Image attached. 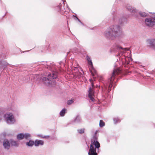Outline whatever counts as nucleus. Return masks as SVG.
Masks as SVG:
<instances>
[{"mask_svg":"<svg viewBox=\"0 0 155 155\" xmlns=\"http://www.w3.org/2000/svg\"><path fill=\"white\" fill-rule=\"evenodd\" d=\"M121 33L119 26L115 25L108 28L104 32V36L107 38L113 40L118 36Z\"/></svg>","mask_w":155,"mask_h":155,"instance_id":"1","label":"nucleus"},{"mask_svg":"<svg viewBox=\"0 0 155 155\" xmlns=\"http://www.w3.org/2000/svg\"><path fill=\"white\" fill-rule=\"evenodd\" d=\"M97 131H96L95 134L91 139V143L88 152L89 155H97L96 148L98 150L100 147V144L97 140L98 137L96 134Z\"/></svg>","mask_w":155,"mask_h":155,"instance_id":"2","label":"nucleus"},{"mask_svg":"<svg viewBox=\"0 0 155 155\" xmlns=\"http://www.w3.org/2000/svg\"><path fill=\"white\" fill-rule=\"evenodd\" d=\"M57 72H54L52 74H49L47 78L46 77H43L42 80L47 85L53 86L56 84L54 79L57 77Z\"/></svg>","mask_w":155,"mask_h":155,"instance_id":"3","label":"nucleus"},{"mask_svg":"<svg viewBox=\"0 0 155 155\" xmlns=\"http://www.w3.org/2000/svg\"><path fill=\"white\" fill-rule=\"evenodd\" d=\"M5 121L8 124H12L16 122V119L13 114L12 112L5 113L3 116Z\"/></svg>","mask_w":155,"mask_h":155,"instance_id":"4","label":"nucleus"},{"mask_svg":"<svg viewBox=\"0 0 155 155\" xmlns=\"http://www.w3.org/2000/svg\"><path fill=\"white\" fill-rule=\"evenodd\" d=\"M86 58L88 65L89 70L91 73L92 75L93 76H95V78H96V77L97 76V71L93 67L91 60L90 58L88 56H87Z\"/></svg>","mask_w":155,"mask_h":155,"instance_id":"5","label":"nucleus"},{"mask_svg":"<svg viewBox=\"0 0 155 155\" xmlns=\"http://www.w3.org/2000/svg\"><path fill=\"white\" fill-rule=\"evenodd\" d=\"M90 81L91 83L92 87H90L88 91V96L90 98V100L92 101H94L95 99L94 98V91L93 90V88L94 87V85L93 81L91 79L90 80Z\"/></svg>","mask_w":155,"mask_h":155,"instance_id":"6","label":"nucleus"},{"mask_svg":"<svg viewBox=\"0 0 155 155\" xmlns=\"http://www.w3.org/2000/svg\"><path fill=\"white\" fill-rule=\"evenodd\" d=\"M120 72V70L118 69H114V70L112 74V75L110 78V83L109 86V88H110L112 86V82L113 81L116 75L119 74Z\"/></svg>","mask_w":155,"mask_h":155,"instance_id":"7","label":"nucleus"},{"mask_svg":"<svg viewBox=\"0 0 155 155\" xmlns=\"http://www.w3.org/2000/svg\"><path fill=\"white\" fill-rule=\"evenodd\" d=\"M31 137V135L28 133H21L17 135V138L18 140H21L24 138L28 139Z\"/></svg>","mask_w":155,"mask_h":155,"instance_id":"8","label":"nucleus"},{"mask_svg":"<svg viewBox=\"0 0 155 155\" xmlns=\"http://www.w3.org/2000/svg\"><path fill=\"white\" fill-rule=\"evenodd\" d=\"M146 25L149 27H152L155 25V21L151 18H146L145 21Z\"/></svg>","mask_w":155,"mask_h":155,"instance_id":"9","label":"nucleus"},{"mask_svg":"<svg viewBox=\"0 0 155 155\" xmlns=\"http://www.w3.org/2000/svg\"><path fill=\"white\" fill-rule=\"evenodd\" d=\"M2 56H0V68H2L4 70L8 66H11V65L9 64L8 63L4 61H2Z\"/></svg>","mask_w":155,"mask_h":155,"instance_id":"10","label":"nucleus"},{"mask_svg":"<svg viewBox=\"0 0 155 155\" xmlns=\"http://www.w3.org/2000/svg\"><path fill=\"white\" fill-rule=\"evenodd\" d=\"M126 8L131 13L134 14L138 12L137 10L129 5H126Z\"/></svg>","mask_w":155,"mask_h":155,"instance_id":"11","label":"nucleus"},{"mask_svg":"<svg viewBox=\"0 0 155 155\" xmlns=\"http://www.w3.org/2000/svg\"><path fill=\"white\" fill-rule=\"evenodd\" d=\"M147 42L149 46L155 50V38L149 39Z\"/></svg>","mask_w":155,"mask_h":155,"instance_id":"12","label":"nucleus"},{"mask_svg":"<svg viewBox=\"0 0 155 155\" xmlns=\"http://www.w3.org/2000/svg\"><path fill=\"white\" fill-rule=\"evenodd\" d=\"M3 145L5 149H9L10 147V141H8L7 139H5L3 141Z\"/></svg>","mask_w":155,"mask_h":155,"instance_id":"13","label":"nucleus"},{"mask_svg":"<svg viewBox=\"0 0 155 155\" xmlns=\"http://www.w3.org/2000/svg\"><path fill=\"white\" fill-rule=\"evenodd\" d=\"M34 143V145L35 146H38L40 145H43L44 144V142L41 140H37L35 141Z\"/></svg>","mask_w":155,"mask_h":155,"instance_id":"14","label":"nucleus"},{"mask_svg":"<svg viewBox=\"0 0 155 155\" xmlns=\"http://www.w3.org/2000/svg\"><path fill=\"white\" fill-rule=\"evenodd\" d=\"M125 55L122 54L121 55L120 57V59L121 60L123 63L125 62V61H127V56H126V55H127V52L125 53Z\"/></svg>","mask_w":155,"mask_h":155,"instance_id":"15","label":"nucleus"},{"mask_svg":"<svg viewBox=\"0 0 155 155\" xmlns=\"http://www.w3.org/2000/svg\"><path fill=\"white\" fill-rule=\"evenodd\" d=\"M10 144L12 146L18 147V142L11 140H10Z\"/></svg>","mask_w":155,"mask_h":155,"instance_id":"16","label":"nucleus"},{"mask_svg":"<svg viewBox=\"0 0 155 155\" xmlns=\"http://www.w3.org/2000/svg\"><path fill=\"white\" fill-rule=\"evenodd\" d=\"M34 142L33 141L30 140L28 142H26V145L28 147H32L34 144Z\"/></svg>","mask_w":155,"mask_h":155,"instance_id":"17","label":"nucleus"},{"mask_svg":"<svg viewBox=\"0 0 155 155\" xmlns=\"http://www.w3.org/2000/svg\"><path fill=\"white\" fill-rule=\"evenodd\" d=\"M81 121V118L79 116H77L74 120V122L75 123H78Z\"/></svg>","mask_w":155,"mask_h":155,"instance_id":"18","label":"nucleus"},{"mask_svg":"<svg viewBox=\"0 0 155 155\" xmlns=\"http://www.w3.org/2000/svg\"><path fill=\"white\" fill-rule=\"evenodd\" d=\"M67 112V110L65 108L63 109L60 112V115L61 117H63Z\"/></svg>","mask_w":155,"mask_h":155,"instance_id":"19","label":"nucleus"},{"mask_svg":"<svg viewBox=\"0 0 155 155\" xmlns=\"http://www.w3.org/2000/svg\"><path fill=\"white\" fill-rule=\"evenodd\" d=\"M127 59H128V60L129 61H131L132 60V58L131 57V56L130 55L131 52L129 51L128 52H127Z\"/></svg>","mask_w":155,"mask_h":155,"instance_id":"20","label":"nucleus"},{"mask_svg":"<svg viewBox=\"0 0 155 155\" xmlns=\"http://www.w3.org/2000/svg\"><path fill=\"white\" fill-rule=\"evenodd\" d=\"M139 14L141 16L143 17H146L147 15V14L145 12H139Z\"/></svg>","mask_w":155,"mask_h":155,"instance_id":"21","label":"nucleus"},{"mask_svg":"<svg viewBox=\"0 0 155 155\" xmlns=\"http://www.w3.org/2000/svg\"><path fill=\"white\" fill-rule=\"evenodd\" d=\"M105 126V123L102 120H101L100 121L99 126L101 127H102Z\"/></svg>","mask_w":155,"mask_h":155,"instance_id":"22","label":"nucleus"},{"mask_svg":"<svg viewBox=\"0 0 155 155\" xmlns=\"http://www.w3.org/2000/svg\"><path fill=\"white\" fill-rule=\"evenodd\" d=\"M85 129L84 128H82L78 130V133L80 134H82L84 133Z\"/></svg>","mask_w":155,"mask_h":155,"instance_id":"23","label":"nucleus"},{"mask_svg":"<svg viewBox=\"0 0 155 155\" xmlns=\"http://www.w3.org/2000/svg\"><path fill=\"white\" fill-rule=\"evenodd\" d=\"M61 5H59L57 7L56 9L58 12H61L63 11L61 8Z\"/></svg>","mask_w":155,"mask_h":155,"instance_id":"24","label":"nucleus"},{"mask_svg":"<svg viewBox=\"0 0 155 155\" xmlns=\"http://www.w3.org/2000/svg\"><path fill=\"white\" fill-rule=\"evenodd\" d=\"M114 123L116 124L117 123L120 122V119L118 118H115L113 119Z\"/></svg>","mask_w":155,"mask_h":155,"instance_id":"25","label":"nucleus"},{"mask_svg":"<svg viewBox=\"0 0 155 155\" xmlns=\"http://www.w3.org/2000/svg\"><path fill=\"white\" fill-rule=\"evenodd\" d=\"M74 101V99H72L68 101L67 102V104L68 105H70L72 104Z\"/></svg>","mask_w":155,"mask_h":155,"instance_id":"26","label":"nucleus"},{"mask_svg":"<svg viewBox=\"0 0 155 155\" xmlns=\"http://www.w3.org/2000/svg\"><path fill=\"white\" fill-rule=\"evenodd\" d=\"M3 118L2 113V112L1 109L0 108V121H1Z\"/></svg>","mask_w":155,"mask_h":155,"instance_id":"27","label":"nucleus"},{"mask_svg":"<svg viewBox=\"0 0 155 155\" xmlns=\"http://www.w3.org/2000/svg\"><path fill=\"white\" fill-rule=\"evenodd\" d=\"M78 65H77L76 67H74V68H75L77 70V68H78Z\"/></svg>","mask_w":155,"mask_h":155,"instance_id":"28","label":"nucleus"},{"mask_svg":"<svg viewBox=\"0 0 155 155\" xmlns=\"http://www.w3.org/2000/svg\"><path fill=\"white\" fill-rule=\"evenodd\" d=\"M77 18V19H78V21H79L80 23H81V21L79 19H78V18Z\"/></svg>","mask_w":155,"mask_h":155,"instance_id":"29","label":"nucleus"},{"mask_svg":"<svg viewBox=\"0 0 155 155\" xmlns=\"http://www.w3.org/2000/svg\"><path fill=\"white\" fill-rule=\"evenodd\" d=\"M9 110H11L12 111H13V110L12 108H11L9 109Z\"/></svg>","mask_w":155,"mask_h":155,"instance_id":"30","label":"nucleus"},{"mask_svg":"<svg viewBox=\"0 0 155 155\" xmlns=\"http://www.w3.org/2000/svg\"><path fill=\"white\" fill-rule=\"evenodd\" d=\"M153 18L154 19H155V13L154 14V15H153Z\"/></svg>","mask_w":155,"mask_h":155,"instance_id":"31","label":"nucleus"},{"mask_svg":"<svg viewBox=\"0 0 155 155\" xmlns=\"http://www.w3.org/2000/svg\"><path fill=\"white\" fill-rule=\"evenodd\" d=\"M127 61H125V62H128L129 61L128 60V59H127Z\"/></svg>","mask_w":155,"mask_h":155,"instance_id":"32","label":"nucleus"},{"mask_svg":"<svg viewBox=\"0 0 155 155\" xmlns=\"http://www.w3.org/2000/svg\"><path fill=\"white\" fill-rule=\"evenodd\" d=\"M120 49H122V47H120Z\"/></svg>","mask_w":155,"mask_h":155,"instance_id":"33","label":"nucleus"},{"mask_svg":"<svg viewBox=\"0 0 155 155\" xmlns=\"http://www.w3.org/2000/svg\"><path fill=\"white\" fill-rule=\"evenodd\" d=\"M67 7L69 9V8H68V6H67Z\"/></svg>","mask_w":155,"mask_h":155,"instance_id":"34","label":"nucleus"}]
</instances>
